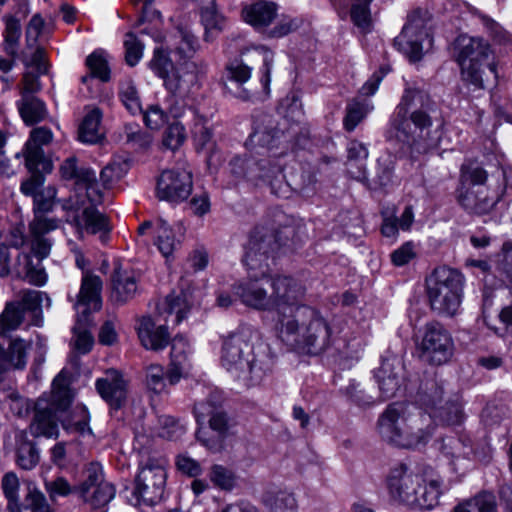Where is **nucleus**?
Here are the masks:
<instances>
[{"instance_id": "nucleus-63", "label": "nucleus", "mask_w": 512, "mask_h": 512, "mask_svg": "<svg viewBox=\"0 0 512 512\" xmlns=\"http://www.w3.org/2000/svg\"><path fill=\"white\" fill-rule=\"evenodd\" d=\"M126 163L122 161H112L108 163L100 173L102 184L107 187L114 181L119 180L126 172Z\"/></svg>"}, {"instance_id": "nucleus-46", "label": "nucleus", "mask_w": 512, "mask_h": 512, "mask_svg": "<svg viewBox=\"0 0 512 512\" xmlns=\"http://www.w3.org/2000/svg\"><path fill=\"white\" fill-rule=\"evenodd\" d=\"M200 14L205 28V37L209 40L214 33H219L223 29L225 18L218 12L214 2L202 7Z\"/></svg>"}, {"instance_id": "nucleus-17", "label": "nucleus", "mask_w": 512, "mask_h": 512, "mask_svg": "<svg viewBox=\"0 0 512 512\" xmlns=\"http://www.w3.org/2000/svg\"><path fill=\"white\" fill-rule=\"evenodd\" d=\"M194 413L197 423L202 425L207 417L209 419L210 429L216 435H209L204 428H199L196 432L197 440L206 448L213 452H218L223 447V440L228 435L229 424L225 413L217 411L216 407L208 401L196 403Z\"/></svg>"}, {"instance_id": "nucleus-25", "label": "nucleus", "mask_w": 512, "mask_h": 512, "mask_svg": "<svg viewBox=\"0 0 512 512\" xmlns=\"http://www.w3.org/2000/svg\"><path fill=\"white\" fill-rule=\"evenodd\" d=\"M192 348L188 339L183 335H176L171 340L170 366L167 380L170 385L177 384L191 368Z\"/></svg>"}, {"instance_id": "nucleus-62", "label": "nucleus", "mask_w": 512, "mask_h": 512, "mask_svg": "<svg viewBox=\"0 0 512 512\" xmlns=\"http://www.w3.org/2000/svg\"><path fill=\"white\" fill-rule=\"evenodd\" d=\"M25 508L31 512H55L47 502L45 495L38 489H29L25 497Z\"/></svg>"}, {"instance_id": "nucleus-23", "label": "nucleus", "mask_w": 512, "mask_h": 512, "mask_svg": "<svg viewBox=\"0 0 512 512\" xmlns=\"http://www.w3.org/2000/svg\"><path fill=\"white\" fill-rule=\"evenodd\" d=\"M161 317L154 319L149 315L138 318L135 327L141 345L151 351H162L170 343V333Z\"/></svg>"}, {"instance_id": "nucleus-44", "label": "nucleus", "mask_w": 512, "mask_h": 512, "mask_svg": "<svg viewBox=\"0 0 512 512\" xmlns=\"http://www.w3.org/2000/svg\"><path fill=\"white\" fill-rule=\"evenodd\" d=\"M209 480L218 489L230 492L237 486L236 473L221 464H214L209 469Z\"/></svg>"}, {"instance_id": "nucleus-64", "label": "nucleus", "mask_w": 512, "mask_h": 512, "mask_svg": "<svg viewBox=\"0 0 512 512\" xmlns=\"http://www.w3.org/2000/svg\"><path fill=\"white\" fill-rule=\"evenodd\" d=\"M57 227V219L36 214L29 224V231L31 235H39L45 237V234L57 229Z\"/></svg>"}, {"instance_id": "nucleus-57", "label": "nucleus", "mask_w": 512, "mask_h": 512, "mask_svg": "<svg viewBox=\"0 0 512 512\" xmlns=\"http://www.w3.org/2000/svg\"><path fill=\"white\" fill-rule=\"evenodd\" d=\"M44 487L52 502L56 501L58 497H67L77 492V487H73L67 479L61 476L50 481L46 480Z\"/></svg>"}, {"instance_id": "nucleus-50", "label": "nucleus", "mask_w": 512, "mask_h": 512, "mask_svg": "<svg viewBox=\"0 0 512 512\" xmlns=\"http://www.w3.org/2000/svg\"><path fill=\"white\" fill-rule=\"evenodd\" d=\"M444 387L437 382L432 381L427 385L426 391L420 395V402L426 409H429L428 414H433V411H437L439 406L443 404Z\"/></svg>"}, {"instance_id": "nucleus-54", "label": "nucleus", "mask_w": 512, "mask_h": 512, "mask_svg": "<svg viewBox=\"0 0 512 512\" xmlns=\"http://www.w3.org/2000/svg\"><path fill=\"white\" fill-rule=\"evenodd\" d=\"M39 452L31 442L24 441L17 448V463L25 469L31 470L39 462Z\"/></svg>"}, {"instance_id": "nucleus-19", "label": "nucleus", "mask_w": 512, "mask_h": 512, "mask_svg": "<svg viewBox=\"0 0 512 512\" xmlns=\"http://www.w3.org/2000/svg\"><path fill=\"white\" fill-rule=\"evenodd\" d=\"M79 497L92 508H101L115 497V487L104 479L103 469L98 463H90L85 470V479L77 486Z\"/></svg>"}, {"instance_id": "nucleus-15", "label": "nucleus", "mask_w": 512, "mask_h": 512, "mask_svg": "<svg viewBox=\"0 0 512 512\" xmlns=\"http://www.w3.org/2000/svg\"><path fill=\"white\" fill-rule=\"evenodd\" d=\"M231 171L238 177L258 184L265 182L273 185V181L281 177L283 166L276 153L234 157L230 162Z\"/></svg>"}, {"instance_id": "nucleus-55", "label": "nucleus", "mask_w": 512, "mask_h": 512, "mask_svg": "<svg viewBox=\"0 0 512 512\" xmlns=\"http://www.w3.org/2000/svg\"><path fill=\"white\" fill-rule=\"evenodd\" d=\"M56 188L53 186H48L37 195L33 197L34 206L33 212L34 215H45L49 213L54 208L55 198H56Z\"/></svg>"}, {"instance_id": "nucleus-58", "label": "nucleus", "mask_w": 512, "mask_h": 512, "mask_svg": "<svg viewBox=\"0 0 512 512\" xmlns=\"http://www.w3.org/2000/svg\"><path fill=\"white\" fill-rule=\"evenodd\" d=\"M86 65L89 68L91 75L97 77L102 81H108L110 78V72L107 64V60L103 53L95 51L90 54L86 59Z\"/></svg>"}, {"instance_id": "nucleus-60", "label": "nucleus", "mask_w": 512, "mask_h": 512, "mask_svg": "<svg viewBox=\"0 0 512 512\" xmlns=\"http://www.w3.org/2000/svg\"><path fill=\"white\" fill-rule=\"evenodd\" d=\"M350 17L353 24L363 33H368L372 29V17L370 7H362L352 5L350 9Z\"/></svg>"}, {"instance_id": "nucleus-21", "label": "nucleus", "mask_w": 512, "mask_h": 512, "mask_svg": "<svg viewBox=\"0 0 512 512\" xmlns=\"http://www.w3.org/2000/svg\"><path fill=\"white\" fill-rule=\"evenodd\" d=\"M193 188L192 174L185 167L164 170L157 181L156 196L161 201L179 203L186 200Z\"/></svg>"}, {"instance_id": "nucleus-16", "label": "nucleus", "mask_w": 512, "mask_h": 512, "mask_svg": "<svg viewBox=\"0 0 512 512\" xmlns=\"http://www.w3.org/2000/svg\"><path fill=\"white\" fill-rule=\"evenodd\" d=\"M165 466L163 458H149L140 465L133 491L138 502L153 505L162 498L167 478Z\"/></svg>"}, {"instance_id": "nucleus-3", "label": "nucleus", "mask_w": 512, "mask_h": 512, "mask_svg": "<svg viewBox=\"0 0 512 512\" xmlns=\"http://www.w3.org/2000/svg\"><path fill=\"white\" fill-rule=\"evenodd\" d=\"M432 417L418 411L407 414L404 405L393 403L380 414L377 432L388 444L407 450L425 447L434 434Z\"/></svg>"}, {"instance_id": "nucleus-10", "label": "nucleus", "mask_w": 512, "mask_h": 512, "mask_svg": "<svg viewBox=\"0 0 512 512\" xmlns=\"http://www.w3.org/2000/svg\"><path fill=\"white\" fill-rule=\"evenodd\" d=\"M102 281L94 274L85 273L82 277L80 291L74 303L77 322L73 328L75 334L74 347L80 354L88 353L93 346V337L86 327L90 322V314L102 307Z\"/></svg>"}, {"instance_id": "nucleus-51", "label": "nucleus", "mask_w": 512, "mask_h": 512, "mask_svg": "<svg viewBox=\"0 0 512 512\" xmlns=\"http://www.w3.org/2000/svg\"><path fill=\"white\" fill-rule=\"evenodd\" d=\"M252 73V68L243 59H235L226 66V77L238 87L246 83Z\"/></svg>"}, {"instance_id": "nucleus-34", "label": "nucleus", "mask_w": 512, "mask_h": 512, "mask_svg": "<svg viewBox=\"0 0 512 512\" xmlns=\"http://www.w3.org/2000/svg\"><path fill=\"white\" fill-rule=\"evenodd\" d=\"M429 415L432 417V422L437 419L444 425H459L464 420L462 402L457 395H454L444 405L439 406L437 411H433V414Z\"/></svg>"}, {"instance_id": "nucleus-35", "label": "nucleus", "mask_w": 512, "mask_h": 512, "mask_svg": "<svg viewBox=\"0 0 512 512\" xmlns=\"http://www.w3.org/2000/svg\"><path fill=\"white\" fill-rule=\"evenodd\" d=\"M488 180V172L481 166L473 163L463 164L460 168L459 185L456 191L484 187Z\"/></svg>"}, {"instance_id": "nucleus-41", "label": "nucleus", "mask_w": 512, "mask_h": 512, "mask_svg": "<svg viewBox=\"0 0 512 512\" xmlns=\"http://www.w3.org/2000/svg\"><path fill=\"white\" fill-rule=\"evenodd\" d=\"M452 512H497L495 497L490 493H479L458 503Z\"/></svg>"}, {"instance_id": "nucleus-36", "label": "nucleus", "mask_w": 512, "mask_h": 512, "mask_svg": "<svg viewBox=\"0 0 512 512\" xmlns=\"http://www.w3.org/2000/svg\"><path fill=\"white\" fill-rule=\"evenodd\" d=\"M348 171L350 175L360 181L366 179V169L363 161L368 157V149L358 141H351L347 148Z\"/></svg>"}, {"instance_id": "nucleus-53", "label": "nucleus", "mask_w": 512, "mask_h": 512, "mask_svg": "<svg viewBox=\"0 0 512 512\" xmlns=\"http://www.w3.org/2000/svg\"><path fill=\"white\" fill-rule=\"evenodd\" d=\"M119 97L123 105L131 114L141 112V103L138 91L131 81L123 82L120 86Z\"/></svg>"}, {"instance_id": "nucleus-30", "label": "nucleus", "mask_w": 512, "mask_h": 512, "mask_svg": "<svg viewBox=\"0 0 512 512\" xmlns=\"http://www.w3.org/2000/svg\"><path fill=\"white\" fill-rule=\"evenodd\" d=\"M89 203L90 206H83L82 218L77 222L78 226L90 234L100 233L101 240L105 241L107 234L110 231L108 221L102 213L95 209L94 206L97 204Z\"/></svg>"}, {"instance_id": "nucleus-45", "label": "nucleus", "mask_w": 512, "mask_h": 512, "mask_svg": "<svg viewBox=\"0 0 512 512\" xmlns=\"http://www.w3.org/2000/svg\"><path fill=\"white\" fill-rule=\"evenodd\" d=\"M244 55L248 58L247 60L250 58H257L262 60L263 69L261 83L264 92L268 94L271 82V70L273 67L274 53L265 46H258L252 49H248Z\"/></svg>"}, {"instance_id": "nucleus-42", "label": "nucleus", "mask_w": 512, "mask_h": 512, "mask_svg": "<svg viewBox=\"0 0 512 512\" xmlns=\"http://www.w3.org/2000/svg\"><path fill=\"white\" fill-rule=\"evenodd\" d=\"M24 320L19 303L8 302L0 314V336H6L20 327Z\"/></svg>"}, {"instance_id": "nucleus-32", "label": "nucleus", "mask_w": 512, "mask_h": 512, "mask_svg": "<svg viewBox=\"0 0 512 512\" xmlns=\"http://www.w3.org/2000/svg\"><path fill=\"white\" fill-rule=\"evenodd\" d=\"M5 28L3 30L2 48L4 52L16 58L18 56L19 40L21 37V24L14 15H4L2 18Z\"/></svg>"}, {"instance_id": "nucleus-13", "label": "nucleus", "mask_w": 512, "mask_h": 512, "mask_svg": "<svg viewBox=\"0 0 512 512\" xmlns=\"http://www.w3.org/2000/svg\"><path fill=\"white\" fill-rule=\"evenodd\" d=\"M62 178L73 180L75 185V200L72 198L64 201L63 209L79 210L86 200L92 204L102 202V192L97 182L95 171L88 167H78L75 157L67 158L60 167Z\"/></svg>"}, {"instance_id": "nucleus-27", "label": "nucleus", "mask_w": 512, "mask_h": 512, "mask_svg": "<svg viewBox=\"0 0 512 512\" xmlns=\"http://www.w3.org/2000/svg\"><path fill=\"white\" fill-rule=\"evenodd\" d=\"M138 292L137 278L132 271L115 269L112 275L111 298L117 304L132 300Z\"/></svg>"}, {"instance_id": "nucleus-56", "label": "nucleus", "mask_w": 512, "mask_h": 512, "mask_svg": "<svg viewBox=\"0 0 512 512\" xmlns=\"http://www.w3.org/2000/svg\"><path fill=\"white\" fill-rule=\"evenodd\" d=\"M146 385L155 394L166 392V379L164 368L158 364H151L146 369Z\"/></svg>"}, {"instance_id": "nucleus-5", "label": "nucleus", "mask_w": 512, "mask_h": 512, "mask_svg": "<svg viewBox=\"0 0 512 512\" xmlns=\"http://www.w3.org/2000/svg\"><path fill=\"white\" fill-rule=\"evenodd\" d=\"M220 360L227 372L247 387L259 384L269 371L264 357L255 353L250 336L244 332L223 340Z\"/></svg>"}, {"instance_id": "nucleus-20", "label": "nucleus", "mask_w": 512, "mask_h": 512, "mask_svg": "<svg viewBox=\"0 0 512 512\" xmlns=\"http://www.w3.org/2000/svg\"><path fill=\"white\" fill-rule=\"evenodd\" d=\"M422 355L433 365L447 363L453 356L454 342L450 332L439 322L428 323L421 341Z\"/></svg>"}, {"instance_id": "nucleus-2", "label": "nucleus", "mask_w": 512, "mask_h": 512, "mask_svg": "<svg viewBox=\"0 0 512 512\" xmlns=\"http://www.w3.org/2000/svg\"><path fill=\"white\" fill-rule=\"evenodd\" d=\"M389 495L397 502L423 510H432L444 494V481L430 466H419L409 471L401 464L391 470L387 478Z\"/></svg>"}, {"instance_id": "nucleus-49", "label": "nucleus", "mask_w": 512, "mask_h": 512, "mask_svg": "<svg viewBox=\"0 0 512 512\" xmlns=\"http://www.w3.org/2000/svg\"><path fill=\"white\" fill-rule=\"evenodd\" d=\"M21 57L27 68H35L38 74H45L47 72L48 67L44 48L36 44L33 49H28L26 45L21 53Z\"/></svg>"}, {"instance_id": "nucleus-7", "label": "nucleus", "mask_w": 512, "mask_h": 512, "mask_svg": "<svg viewBox=\"0 0 512 512\" xmlns=\"http://www.w3.org/2000/svg\"><path fill=\"white\" fill-rule=\"evenodd\" d=\"M267 275L265 276V278ZM260 275L251 276L245 282L239 283L234 287V292L241 301L251 308L272 313V317L276 316L280 310L282 302L290 297L299 285L302 283L299 279L287 275H274L269 278L271 293L261 285Z\"/></svg>"}, {"instance_id": "nucleus-18", "label": "nucleus", "mask_w": 512, "mask_h": 512, "mask_svg": "<svg viewBox=\"0 0 512 512\" xmlns=\"http://www.w3.org/2000/svg\"><path fill=\"white\" fill-rule=\"evenodd\" d=\"M432 43L428 28L418 16H411L401 33L394 39V45L410 62L421 60L424 50H429Z\"/></svg>"}, {"instance_id": "nucleus-61", "label": "nucleus", "mask_w": 512, "mask_h": 512, "mask_svg": "<svg viewBox=\"0 0 512 512\" xmlns=\"http://www.w3.org/2000/svg\"><path fill=\"white\" fill-rule=\"evenodd\" d=\"M175 465L179 472L188 477L196 478L199 477L203 472V468L200 462L186 453L179 454L176 457Z\"/></svg>"}, {"instance_id": "nucleus-12", "label": "nucleus", "mask_w": 512, "mask_h": 512, "mask_svg": "<svg viewBox=\"0 0 512 512\" xmlns=\"http://www.w3.org/2000/svg\"><path fill=\"white\" fill-rule=\"evenodd\" d=\"M281 245L282 239L273 228L256 226L244 246L243 262L248 269L260 270L261 276L265 277Z\"/></svg>"}, {"instance_id": "nucleus-59", "label": "nucleus", "mask_w": 512, "mask_h": 512, "mask_svg": "<svg viewBox=\"0 0 512 512\" xmlns=\"http://www.w3.org/2000/svg\"><path fill=\"white\" fill-rule=\"evenodd\" d=\"M186 139L184 126L180 122H173L166 129L163 136V144L171 149H178Z\"/></svg>"}, {"instance_id": "nucleus-31", "label": "nucleus", "mask_w": 512, "mask_h": 512, "mask_svg": "<svg viewBox=\"0 0 512 512\" xmlns=\"http://www.w3.org/2000/svg\"><path fill=\"white\" fill-rule=\"evenodd\" d=\"M439 450L451 464H456L460 460L469 459L473 454L470 440H462L453 436L444 437L441 440Z\"/></svg>"}, {"instance_id": "nucleus-28", "label": "nucleus", "mask_w": 512, "mask_h": 512, "mask_svg": "<svg viewBox=\"0 0 512 512\" xmlns=\"http://www.w3.org/2000/svg\"><path fill=\"white\" fill-rule=\"evenodd\" d=\"M30 346V342L20 338L12 340L7 351L0 346V374L11 368L23 369Z\"/></svg>"}, {"instance_id": "nucleus-40", "label": "nucleus", "mask_w": 512, "mask_h": 512, "mask_svg": "<svg viewBox=\"0 0 512 512\" xmlns=\"http://www.w3.org/2000/svg\"><path fill=\"white\" fill-rule=\"evenodd\" d=\"M283 133L276 128L256 129L251 136L252 142L259 144L262 148H266L268 154L273 153L274 149L280 150L276 153L279 157L286 153L287 147L283 145Z\"/></svg>"}, {"instance_id": "nucleus-48", "label": "nucleus", "mask_w": 512, "mask_h": 512, "mask_svg": "<svg viewBox=\"0 0 512 512\" xmlns=\"http://www.w3.org/2000/svg\"><path fill=\"white\" fill-rule=\"evenodd\" d=\"M373 109V106L367 102L353 100L346 107V115L343 120L344 128L351 132Z\"/></svg>"}, {"instance_id": "nucleus-14", "label": "nucleus", "mask_w": 512, "mask_h": 512, "mask_svg": "<svg viewBox=\"0 0 512 512\" xmlns=\"http://www.w3.org/2000/svg\"><path fill=\"white\" fill-rule=\"evenodd\" d=\"M277 14V5L269 1H257L245 5L241 12L243 20L255 30L265 33L267 38H281L299 28L301 23L299 19L283 16L273 28L268 29Z\"/></svg>"}, {"instance_id": "nucleus-9", "label": "nucleus", "mask_w": 512, "mask_h": 512, "mask_svg": "<svg viewBox=\"0 0 512 512\" xmlns=\"http://www.w3.org/2000/svg\"><path fill=\"white\" fill-rule=\"evenodd\" d=\"M73 394L62 374L55 377L50 394H43L35 403L34 416L29 430L34 437L57 438L59 411L69 407Z\"/></svg>"}, {"instance_id": "nucleus-24", "label": "nucleus", "mask_w": 512, "mask_h": 512, "mask_svg": "<svg viewBox=\"0 0 512 512\" xmlns=\"http://www.w3.org/2000/svg\"><path fill=\"white\" fill-rule=\"evenodd\" d=\"M95 386L102 399L111 407L119 409L125 403L127 381L118 370H107L103 377L96 380Z\"/></svg>"}, {"instance_id": "nucleus-8", "label": "nucleus", "mask_w": 512, "mask_h": 512, "mask_svg": "<svg viewBox=\"0 0 512 512\" xmlns=\"http://www.w3.org/2000/svg\"><path fill=\"white\" fill-rule=\"evenodd\" d=\"M456 62L461 78L475 89H484V67L497 79V61L490 44L482 38L459 36L455 42Z\"/></svg>"}, {"instance_id": "nucleus-1", "label": "nucleus", "mask_w": 512, "mask_h": 512, "mask_svg": "<svg viewBox=\"0 0 512 512\" xmlns=\"http://www.w3.org/2000/svg\"><path fill=\"white\" fill-rule=\"evenodd\" d=\"M282 302L272 317L277 338L286 346L310 355H319L331 344V327L306 302L307 289L303 282Z\"/></svg>"}, {"instance_id": "nucleus-22", "label": "nucleus", "mask_w": 512, "mask_h": 512, "mask_svg": "<svg viewBox=\"0 0 512 512\" xmlns=\"http://www.w3.org/2000/svg\"><path fill=\"white\" fill-rule=\"evenodd\" d=\"M505 187L490 189L488 186L456 191L457 203L467 212L484 215L489 213L502 199Z\"/></svg>"}, {"instance_id": "nucleus-26", "label": "nucleus", "mask_w": 512, "mask_h": 512, "mask_svg": "<svg viewBox=\"0 0 512 512\" xmlns=\"http://www.w3.org/2000/svg\"><path fill=\"white\" fill-rule=\"evenodd\" d=\"M191 305L189 293L185 291L172 292L157 306V314L165 322H168L169 318L173 316L172 321L177 325L186 317Z\"/></svg>"}, {"instance_id": "nucleus-11", "label": "nucleus", "mask_w": 512, "mask_h": 512, "mask_svg": "<svg viewBox=\"0 0 512 512\" xmlns=\"http://www.w3.org/2000/svg\"><path fill=\"white\" fill-rule=\"evenodd\" d=\"M151 67L163 79L166 90L179 99L187 98L194 89L199 88L200 67L193 61L173 66L170 60L157 53Z\"/></svg>"}, {"instance_id": "nucleus-4", "label": "nucleus", "mask_w": 512, "mask_h": 512, "mask_svg": "<svg viewBox=\"0 0 512 512\" xmlns=\"http://www.w3.org/2000/svg\"><path fill=\"white\" fill-rule=\"evenodd\" d=\"M431 98L416 88H406L399 104L390 120L389 137L409 146H422L423 150L429 147L422 145L424 132L432 126L429 111L432 109Z\"/></svg>"}, {"instance_id": "nucleus-47", "label": "nucleus", "mask_w": 512, "mask_h": 512, "mask_svg": "<svg viewBox=\"0 0 512 512\" xmlns=\"http://www.w3.org/2000/svg\"><path fill=\"white\" fill-rule=\"evenodd\" d=\"M1 486L4 495L8 500V511L21 512L22 506L18 495L20 484L17 475L13 472L6 473L2 478Z\"/></svg>"}, {"instance_id": "nucleus-39", "label": "nucleus", "mask_w": 512, "mask_h": 512, "mask_svg": "<svg viewBox=\"0 0 512 512\" xmlns=\"http://www.w3.org/2000/svg\"><path fill=\"white\" fill-rule=\"evenodd\" d=\"M21 155L25 158V167L28 171L49 173L52 170V163L45 159L44 151L41 147L33 145L32 142H26L23 152L17 153L15 156L19 158Z\"/></svg>"}, {"instance_id": "nucleus-38", "label": "nucleus", "mask_w": 512, "mask_h": 512, "mask_svg": "<svg viewBox=\"0 0 512 512\" xmlns=\"http://www.w3.org/2000/svg\"><path fill=\"white\" fill-rule=\"evenodd\" d=\"M263 504L269 512H296L298 505L294 495L287 491H268Z\"/></svg>"}, {"instance_id": "nucleus-29", "label": "nucleus", "mask_w": 512, "mask_h": 512, "mask_svg": "<svg viewBox=\"0 0 512 512\" xmlns=\"http://www.w3.org/2000/svg\"><path fill=\"white\" fill-rule=\"evenodd\" d=\"M402 368L396 360H386L376 372L379 389L384 398L394 396L400 387Z\"/></svg>"}, {"instance_id": "nucleus-37", "label": "nucleus", "mask_w": 512, "mask_h": 512, "mask_svg": "<svg viewBox=\"0 0 512 512\" xmlns=\"http://www.w3.org/2000/svg\"><path fill=\"white\" fill-rule=\"evenodd\" d=\"M155 234L154 243L161 254L165 258L172 256L173 252L180 245V240L175 238L172 228L164 219L158 218L156 220Z\"/></svg>"}, {"instance_id": "nucleus-6", "label": "nucleus", "mask_w": 512, "mask_h": 512, "mask_svg": "<svg viewBox=\"0 0 512 512\" xmlns=\"http://www.w3.org/2000/svg\"><path fill=\"white\" fill-rule=\"evenodd\" d=\"M465 276L459 270L440 266L426 278L429 306L437 315L452 318L461 311Z\"/></svg>"}, {"instance_id": "nucleus-43", "label": "nucleus", "mask_w": 512, "mask_h": 512, "mask_svg": "<svg viewBox=\"0 0 512 512\" xmlns=\"http://www.w3.org/2000/svg\"><path fill=\"white\" fill-rule=\"evenodd\" d=\"M19 111L27 125L42 121L46 116L44 103L34 96L24 95L21 99Z\"/></svg>"}, {"instance_id": "nucleus-33", "label": "nucleus", "mask_w": 512, "mask_h": 512, "mask_svg": "<svg viewBox=\"0 0 512 512\" xmlns=\"http://www.w3.org/2000/svg\"><path fill=\"white\" fill-rule=\"evenodd\" d=\"M101 118L102 113L98 108L90 110L85 115L78 133L81 142L94 144L101 140L103 136L100 128Z\"/></svg>"}, {"instance_id": "nucleus-52", "label": "nucleus", "mask_w": 512, "mask_h": 512, "mask_svg": "<svg viewBox=\"0 0 512 512\" xmlns=\"http://www.w3.org/2000/svg\"><path fill=\"white\" fill-rule=\"evenodd\" d=\"M90 416L84 406H77L74 409L71 420L68 423H63L64 429L68 431L77 432L80 435L91 434L89 427Z\"/></svg>"}]
</instances>
